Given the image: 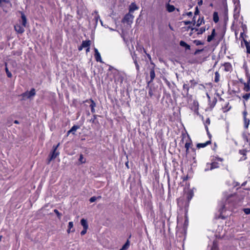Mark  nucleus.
<instances>
[{
    "mask_svg": "<svg viewBox=\"0 0 250 250\" xmlns=\"http://www.w3.org/2000/svg\"><path fill=\"white\" fill-rule=\"evenodd\" d=\"M220 74L218 71L215 72L214 82L218 83L219 81Z\"/></svg>",
    "mask_w": 250,
    "mask_h": 250,
    "instance_id": "28",
    "label": "nucleus"
},
{
    "mask_svg": "<svg viewBox=\"0 0 250 250\" xmlns=\"http://www.w3.org/2000/svg\"><path fill=\"white\" fill-rule=\"evenodd\" d=\"M81 224L83 229H88V225L86 219L83 218L81 220Z\"/></svg>",
    "mask_w": 250,
    "mask_h": 250,
    "instance_id": "17",
    "label": "nucleus"
},
{
    "mask_svg": "<svg viewBox=\"0 0 250 250\" xmlns=\"http://www.w3.org/2000/svg\"><path fill=\"white\" fill-rule=\"evenodd\" d=\"M94 56L96 61L98 62H103L100 53L98 51V50L97 48H94Z\"/></svg>",
    "mask_w": 250,
    "mask_h": 250,
    "instance_id": "6",
    "label": "nucleus"
},
{
    "mask_svg": "<svg viewBox=\"0 0 250 250\" xmlns=\"http://www.w3.org/2000/svg\"><path fill=\"white\" fill-rule=\"evenodd\" d=\"M244 36H246V35H245L243 32H241L240 33V37L243 39V40L244 41V40H245L244 39Z\"/></svg>",
    "mask_w": 250,
    "mask_h": 250,
    "instance_id": "46",
    "label": "nucleus"
},
{
    "mask_svg": "<svg viewBox=\"0 0 250 250\" xmlns=\"http://www.w3.org/2000/svg\"><path fill=\"white\" fill-rule=\"evenodd\" d=\"M211 143L210 141H207L205 143H199L197 145V147L198 148H203L206 147L207 145Z\"/></svg>",
    "mask_w": 250,
    "mask_h": 250,
    "instance_id": "14",
    "label": "nucleus"
},
{
    "mask_svg": "<svg viewBox=\"0 0 250 250\" xmlns=\"http://www.w3.org/2000/svg\"><path fill=\"white\" fill-rule=\"evenodd\" d=\"M73 227H74L73 222H69L68 223V229L67 230V232L68 233H70V232H73L75 231V229H73Z\"/></svg>",
    "mask_w": 250,
    "mask_h": 250,
    "instance_id": "10",
    "label": "nucleus"
},
{
    "mask_svg": "<svg viewBox=\"0 0 250 250\" xmlns=\"http://www.w3.org/2000/svg\"><path fill=\"white\" fill-rule=\"evenodd\" d=\"M22 25H21L20 24H16L14 26V29L15 31L19 34H22L24 32V29Z\"/></svg>",
    "mask_w": 250,
    "mask_h": 250,
    "instance_id": "5",
    "label": "nucleus"
},
{
    "mask_svg": "<svg viewBox=\"0 0 250 250\" xmlns=\"http://www.w3.org/2000/svg\"><path fill=\"white\" fill-rule=\"evenodd\" d=\"M189 83H191V87H194L196 84H197V83L195 82V81H194V80H191L189 81Z\"/></svg>",
    "mask_w": 250,
    "mask_h": 250,
    "instance_id": "37",
    "label": "nucleus"
},
{
    "mask_svg": "<svg viewBox=\"0 0 250 250\" xmlns=\"http://www.w3.org/2000/svg\"><path fill=\"white\" fill-rule=\"evenodd\" d=\"M87 229H83V230L81 232V234L82 235H84L86 233Z\"/></svg>",
    "mask_w": 250,
    "mask_h": 250,
    "instance_id": "43",
    "label": "nucleus"
},
{
    "mask_svg": "<svg viewBox=\"0 0 250 250\" xmlns=\"http://www.w3.org/2000/svg\"><path fill=\"white\" fill-rule=\"evenodd\" d=\"M183 90L184 91L185 94L186 95H188V91H189V84L187 83H184L183 84Z\"/></svg>",
    "mask_w": 250,
    "mask_h": 250,
    "instance_id": "21",
    "label": "nucleus"
},
{
    "mask_svg": "<svg viewBox=\"0 0 250 250\" xmlns=\"http://www.w3.org/2000/svg\"><path fill=\"white\" fill-rule=\"evenodd\" d=\"M54 212L57 214L59 219L61 218L62 214L59 212L57 209H54Z\"/></svg>",
    "mask_w": 250,
    "mask_h": 250,
    "instance_id": "39",
    "label": "nucleus"
},
{
    "mask_svg": "<svg viewBox=\"0 0 250 250\" xmlns=\"http://www.w3.org/2000/svg\"><path fill=\"white\" fill-rule=\"evenodd\" d=\"M134 16L130 13L126 14L123 19L122 20V22L124 23H126L128 24H131L133 21Z\"/></svg>",
    "mask_w": 250,
    "mask_h": 250,
    "instance_id": "2",
    "label": "nucleus"
},
{
    "mask_svg": "<svg viewBox=\"0 0 250 250\" xmlns=\"http://www.w3.org/2000/svg\"><path fill=\"white\" fill-rule=\"evenodd\" d=\"M207 97H208V99H210V97H209V95L208 94H207Z\"/></svg>",
    "mask_w": 250,
    "mask_h": 250,
    "instance_id": "60",
    "label": "nucleus"
},
{
    "mask_svg": "<svg viewBox=\"0 0 250 250\" xmlns=\"http://www.w3.org/2000/svg\"><path fill=\"white\" fill-rule=\"evenodd\" d=\"M36 94V91L34 88H32L30 91H26L21 94L23 98H30L31 97L35 96Z\"/></svg>",
    "mask_w": 250,
    "mask_h": 250,
    "instance_id": "3",
    "label": "nucleus"
},
{
    "mask_svg": "<svg viewBox=\"0 0 250 250\" xmlns=\"http://www.w3.org/2000/svg\"><path fill=\"white\" fill-rule=\"evenodd\" d=\"M133 56H134V58H136L137 59V57H136V55H135V54H134V55L132 56V57H133Z\"/></svg>",
    "mask_w": 250,
    "mask_h": 250,
    "instance_id": "61",
    "label": "nucleus"
},
{
    "mask_svg": "<svg viewBox=\"0 0 250 250\" xmlns=\"http://www.w3.org/2000/svg\"><path fill=\"white\" fill-rule=\"evenodd\" d=\"M83 45H82V44H81V46H80L78 47V50H79V51H81V50L83 49Z\"/></svg>",
    "mask_w": 250,
    "mask_h": 250,
    "instance_id": "55",
    "label": "nucleus"
},
{
    "mask_svg": "<svg viewBox=\"0 0 250 250\" xmlns=\"http://www.w3.org/2000/svg\"><path fill=\"white\" fill-rule=\"evenodd\" d=\"M244 126L247 128L250 124V120L246 117L244 118Z\"/></svg>",
    "mask_w": 250,
    "mask_h": 250,
    "instance_id": "29",
    "label": "nucleus"
},
{
    "mask_svg": "<svg viewBox=\"0 0 250 250\" xmlns=\"http://www.w3.org/2000/svg\"><path fill=\"white\" fill-rule=\"evenodd\" d=\"M96 117H97V115H94L93 119H91V121H92V122H94V120L96 119Z\"/></svg>",
    "mask_w": 250,
    "mask_h": 250,
    "instance_id": "51",
    "label": "nucleus"
},
{
    "mask_svg": "<svg viewBox=\"0 0 250 250\" xmlns=\"http://www.w3.org/2000/svg\"><path fill=\"white\" fill-rule=\"evenodd\" d=\"M96 197H95V196H93L92 197H91L89 199V201L91 202V203H93L94 202H95L96 200Z\"/></svg>",
    "mask_w": 250,
    "mask_h": 250,
    "instance_id": "41",
    "label": "nucleus"
},
{
    "mask_svg": "<svg viewBox=\"0 0 250 250\" xmlns=\"http://www.w3.org/2000/svg\"><path fill=\"white\" fill-rule=\"evenodd\" d=\"M119 79H120V84H121L122 83V82H123V77H120Z\"/></svg>",
    "mask_w": 250,
    "mask_h": 250,
    "instance_id": "56",
    "label": "nucleus"
},
{
    "mask_svg": "<svg viewBox=\"0 0 250 250\" xmlns=\"http://www.w3.org/2000/svg\"><path fill=\"white\" fill-rule=\"evenodd\" d=\"M223 197L224 199L225 200V203L220 209L221 213H222L224 210L227 209L232 210L233 207L237 203L238 198L236 194L229 193L227 192L223 193Z\"/></svg>",
    "mask_w": 250,
    "mask_h": 250,
    "instance_id": "1",
    "label": "nucleus"
},
{
    "mask_svg": "<svg viewBox=\"0 0 250 250\" xmlns=\"http://www.w3.org/2000/svg\"><path fill=\"white\" fill-rule=\"evenodd\" d=\"M210 119L208 118H207L206 121L204 122V125L205 126V128H206V130L208 134H209V132H208V125L210 124Z\"/></svg>",
    "mask_w": 250,
    "mask_h": 250,
    "instance_id": "23",
    "label": "nucleus"
},
{
    "mask_svg": "<svg viewBox=\"0 0 250 250\" xmlns=\"http://www.w3.org/2000/svg\"><path fill=\"white\" fill-rule=\"evenodd\" d=\"M202 4H203V0H200L198 2V4L199 5H201Z\"/></svg>",
    "mask_w": 250,
    "mask_h": 250,
    "instance_id": "53",
    "label": "nucleus"
},
{
    "mask_svg": "<svg viewBox=\"0 0 250 250\" xmlns=\"http://www.w3.org/2000/svg\"><path fill=\"white\" fill-rule=\"evenodd\" d=\"M190 23H191V22L190 21H184V23L186 25L190 24Z\"/></svg>",
    "mask_w": 250,
    "mask_h": 250,
    "instance_id": "50",
    "label": "nucleus"
},
{
    "mask_svg": "<svg viewBox=\"0 0 250 250\" xmlns=\"http://www.w3.org/2000/svg\"><path fill=\"white\" fill-rule=\"evenodd\" d=\"M180 45L181 46L185 47L186 49L189 50L190 49V46L188 44L184 41H181L180 42Z\"/></svg>",
    "mask_w": 250,
    "mask_h": 250,
    "instance_id": "22",
    "label": "nucleus"
},
{
    "mask_svg": "<svg viewBox=\"0 0 250 250\" xmlns=\"http://www.w3.org/2000/svg\"><path fill=\"white\" fill-rule=\"evenodd\" d=\"M187 16L190 17L192 15V13L191 12H189L187 13Z\"/></svg>",
    "mask_w": 250,
    "mask_h": 250,
    "instance_id": "54",
    "label": "nucleus"
},
{
    "mask_svg": "<svg viewBox=\"0 0 250 250\" xmlns=\"http://www.w3.org/2000/svg\"><path fill=\"white\" fill-rule=\"evenodd\" d=\"M243 118L246 117V116L247 115V112L246 110L244 111V112H243Z\"/></svg>",
    "mask_w": 250,
    "mask_h": 250,
    "instance_id": "48",
    "label": "nucleus"
},
{
    "mask_svg": "<svg viewBox=\"0 0 250 250\" xmlns=\"http://www.w3.org/2000/svg\"><path fill=\"white\" fill-rule=\"evenodd\" d=\"M21 18L22 20V25L25 27L26 25L27 20L26 17L24 14L21 13Z\"/></svg>",
    "mask_w": 250,
    "mask_h": 250,
    "instance_id": "18",
    "label": "nucleus"
},
{
    "mask_svg": "<svg viewBox=\"0 0 250 250\" xmlns=\"http://www.w3.org/2000/svg\"><path fill=\"white\" fill-rule=\"evenodd\" d=\"M213 20L215 23H217L219 21V17L218 15V13L217 12H214L213 14Z\"/></svg>",
    "mask_w": 250,
    "mask_h": 250,
    "instance_id": "24",
    "label": "nucleus"
},
{
    "mask_svg": "<svg viewBox=\"0 0 250 250\" xmlns=\"http://www.w3.org/2000/svg\"><path fill=\"white\" fill-rule=\"evenodd\" d=\"M216 248H217L216 245L214 242L213 244V246H212V247L211 248V250H216Z\"/></svg>",
    "mask_w": 250,
    "mask_h": 250,
    "instance_id": "45",
    "label": "nucleus"
},
{
    "mask_svg": "<svg viewBox=\"0 0 250 250\" xmlns=\"http://www.w3.org/2000/svg\"><path fill=\"white\" fill-rule=\"evenodd\" d=\"M14 123H15V124H19V121H17V120H15V121H14Z\"/></svg>",
    "mask_w": 250,
    "mask_h": 250,
    "instance_id": "59",
    "label": "nucleus"
},
{
    "mask_svg": "<svg viewBox=\"0 0 250 250\" xmlns=\"http://www.w3.org/2000/svg\"><path fill=\"white\" fill-rule=\"evenodd\" d=\"M248 153H250V152L245 149H241L239 151V154L241 156L240 158L239 161H244L246 159L247 155Z\"/></svg>",
    "mask_w": 250,
    "mask_h": 250,
    "instance_id": "4",
    "label": "nucleus"
},
{
    "mask_svg": "<svg viewBox=\"0 0 250 250\" xmlns=\"http://www.w3.org/2000/svg\"><path fill=\"white\" fill-rule=\"evenodd\" d=\"M129 242L128 240L126 241V242L123 245L122 248H121V250H125L129 248Z\"/></svg>",
    "mask_w": 250,
    "mask_h": 250,
    "instance_id": "30",
    "label": "nucleus"
},
{
    "mask_svg": "<svg viewBox=\"0 0 250 250\" xmlns=\"http://www.w3.org/2000/svg\"><path fill=\"white\" fill-rule=\"evenodd\" d=\"M244 42L247 49V52L250 54V43H249L246 40H244Z\"/></svg>",
    "mask_w": 250,
    "mask_h": 250,
    "instance_id": "27",
    "label": "nucleus"
},
{
    "mask_svg": "<svg viewBox=\"0 0 250 250\" xmlns=\"http://www.w3.org/2000/svg\"><path fill=\"white\" fill-rule=\"evenodd\" d=\"M139 9V7L134 3L132 2L130 4L129 6V13H132L134 11L137 10Z\"/></svg>",
    "mask_w": 250,
    "mask_h": 250,
    "instance_id": "7",
    "label": "nucleus"
},
{
    "mask_svg": "<svg viewBox=\"0 0 250 250\" xmlns=\"http://www.w3.org/2000/svg\"><path fill=\"white\" fill-rule=\"evenodd\" d=\"M79 161L81 164H83L86 161L85 159L83 158V156L82 154L80 155Z\"/></svg>",
    "mask_w": 250,
    "mask_h": 250,
    "instance_id": "34",
    "label": "nucleus"
},
{
    "mask_svg": "<svg viewBox=\"0 0 250 250\" xmlns=\"http://www.w3.org/2000/svg\"><path fill=\"white\" fill-rule=\"evenodd\" d=\"M235 36H237V32L236 31H235Z\"/></svg>",
    "mask_w": 250,
    "mask_h": 250,
    "instance_id": "63",
    "label": "nucleus"
},
{
    "mask_svg": "<svg viewBox=\"0 0 250 250\" xmlns=\"http://www.w3.org/2000/svg\"><path fill=\"white\" fill-rule=\"evenodd\" d=\"M199 10H198V7H196L195 11V12H194V14H195V15H198V14H199Z\"/></svg>",
    "mask_w": 250,
    "mask_h": 250,
    "instance_id": "47",
    "label": "nucleus"
},
{
    "mask_svg": "<svg viewBox=\"0 0 250 250\" xmlns=\"http://www.w3.org/2000/svg\"><path fill=\"white\" fill-rule=\"evenodd\" d=\"M59 152L57 151H53L50 154V158L48 160V164H49L50 161L54 159H55L58 155H59Z\"/></svg>",
    "mask_w": 250,
    "mask_h": 250,
    "instance_id": "9",
    "label": "nucleus"
},
{
    "mask_svg": "<svg viewBox=\"0 0 250 250\" xmlns=\"http://www.w3.org/2000/svg\"><path fill=\"white\" fill-rule=\"evenodd\" d=\"M215 35V30L214 29H213L212 31V32H211V35H209L208 37V38H207V41L208 42H211L214 38V36Z\"/></svg>",
    "mask_w": 250,
    "mask_h": 250,
    "instance_id": "15",
    "label": "nucleus"
},
{
    "mask_svg": "<svg viewBox=\"0 0 250 250\" xmlns=\"http://www.w3.org/2000/svg\"><path fill=\"white\" fill-rule=\"evenodd\" d=\"M2 2H4L5 3H9V1L8 0H0V3Z\"/></svg>",
    "mask_w": 250,
    "mask_h": 250,
    "instance_id": "49",
    "label": "nucleus"
},
{
    "mask_svg": "<svg viewBox=\"0 0 250 250\" xmlns=\"http://www.w3.org/2000/svg\"><path fill=\"white\" fill-rule=\"evenodd\" d=\"M212 170V169H211V167L210 163H207L206 166V167L205 168V171H208V170Z\"/></svg>",
    "mask_w": 250,
    "mask_h": 250,
    "instance_id": "33",
    "label": "nucleus"
},
{
    "mask_svg": "<svg viewBox=\"0 0 250 250\" xmlns=\"http://www.w3.org/2000/svg\"><path fill=\"white\" fill-rule=\"evenodd\" d=\"M203 21V19H202L201 20H200V19H199L197 21V24H196V26H200V25L202 24V22Z\"/></svg>",
    "mask_w": 250,
    "mask_h": 250,
    "instance_id": "42",
    "label": "nucleus"
},
{
    "mask_svg": "<svg viewBox=\"0 0 250 250\" xmlns=\"http://www.w3.org/2000/svg\"><path fill=\"white\" fill-rule=\"evenodd\" d=\"M193 42L196 45H202L203 44V42H202L201 41L199 40H194L193 41Z\"/></svg>",
    "mask_w": 250,
    "mask_h": 250,
    "instance_id": "35",
    "label": "nucleus"
},
{
    "mask_svg": "<svg viewBox=\"0 0 250 250\" xmlns=\"http://www.w3.org/2000/svg\"><path fill=\"white\" fill-rule=\"evenodd\" d=\"M60 144L59 143L57 146H53V151H57V148L59 146Z\"/></svg>",
    "mask_w": 250,
    "mask_h": 250,
    "instance_id": "44",
    "label": "nucleus"
},
{
    "mask_svg": "<svg viewBox=\"0 0 250 250\" xmlns=\"http://www.w3.org/2000/svg\"><path fill=\"white\" fill-rule=\"evenodd\" d=\"M250 78L249 79L247 83H244V90L248 92L250 90Z\"/></svg>",
    "mask_w": 250,
    "mask_h": 250,
    "instance_id": "13",
    "label": "nucleus"
},
{
    "mask_svg": "<svg viewBox=\"0 0 250 250\" xmlns=\"http://www.w3.org/2000/svg\"><path fill=\"white\" fill-rule=\"evenodd\" d=\"M150 80L148 82V83L152 82L155 77V73L154 67L151 68L150 70Z\"/></svg>",
    "mask_w": 250,
    "mask_h": 250,
    "instance_id": "11",
    "label": "nucleus"
},
{
    "mask_svg": "<svg viewBox=\"0 0 250 250\" xmlns=\"http://www.w3.org/2000/svg\"><path fill=\"white\" fill-rule=\"evenodd\" d=\"M167 10L168 12H172L174 11L175 9V7L172 5H170L169 4H167L166 5Z\"/></svg>",
    "mask_w": 250,
    "mask_h": 250,
    "instance_id": "19",
    "label": "nucleus"
},
{
    "mask_svg": "<svg viewBox=\"0 0 250 250\" xmlns=\"http://www.w3.org/2000/svg\"><path fill=\"white\" fill-rule=\"evenodd\" d=\"M79 128V126L78 125H73L72 128L67 132V135H68L70 133H72L73 134L75 133V132Z\"/></svg>",
    "mask_w": 250,
    "mask_h": 250,
    "instance_id": "20",
    "label": "nucleus"
},
{
    "mask_svg": "<svg viewBox=\"0 0 250 250\" xmlns=\"http://www.w3.org/2000/svg\"><path fill=\"white\" fill-rule=\"evenodd\" d=\"M250 97V93H247L243 95V98L246 100H248Z\"/></svg>",
    "mask_w": 250,
    "mask_h": 250,
    "instance_id": "38",
    "label": "nucleus"
},
{
    "mask_svg": "<svg viewBox=\"0 0 250 250\" xmlns=\"http://www.w3.org/2000/svg\"><path fill=\"white\" fill-rule=\"evenodd\" d=\"M88 101H89V100H86L85 101V102H88ZM89 101H90V102H91V104H90V108H91V112H92V113H95V107H96V103L94 102V101L92 99H90L89 100Z\"/></svg>",
    "mask_w": 250,
    "mask_h": 250,
    "instance_id": "8",
    "label": "nucleus"
},
{
    "mask_svg": "<svg viewBox=\"0 0 250 250\" xmlns=\"http://www.w3.org/2000/svg\"><path fill=\"white\" fill-rule=\"evenodd\" d=\"M148 94H149V95L150 96H152V91H151V89H150V90H149V91H148Z\"/></svg>",
    "mask_w": 250,
    "mask_h": 250,
    "instance_id": "57",
    "label": "nucleus"
},
{
    "mask_svg": "<svg viewBox=\"0 0 250 250\" xmlns=\"http://www.w3.org/2000/svg\"><path fill=\"white\" fill-rule=\"evenodd\" d=\"M216 101H216V99H214V101L213 102V103H212V107H213V106L215 105L216 103Z\"/></svg>",
    "mask_w": 250,
    "mask_h": 250,
    "instance_id": "52",
    "label": "nucleus"
},
{
    "mask_svg": "<svg viewBox=\"0 0 250 250\" xmlns=\"http://www.w3.org/2000/svg\"><path fill=\"white\" fill-rule=\"evenodd\" d=\"M90 51V47H87L86 49V53Z\"/></svg>",
    "mask_w": 250,
    "mask_h": 250,
    "instance_id": "58",
    "label": "nucleus"
},
{
    "mask_svg": "<svg viewBox=\"0 0 250 250\" xmlns=\"http://www.w3.org/2000/svg\"><path fill=\"white\" fill-rule=\"evenodd\" d=\"M147 57H148L149 58H150V55H149V54H147Z\"/></svg>",
    "mask_w": 250,
    "mask_h": 250,
    "instance_id": "62",
    "label": "nucleus"
},
{
    "mask_svg": "<svg viewBox=\"0 0 250 250\" xmlns=\"http://www.w3.org/2000/svg\"><path fill=\"white\" fill-rule=\"evenodd\" d=\"M205 30H206V29H205V27H201L199 29L197 30V31H198L197 34H202L204 32H205Z\"/></svg>",
    "mask_w": 250,
    "mask_h": 250,
    "instance_id": "32",
    "label": "nucleus"
},
{
    "mask_svg": "<svg viewBox=\"0 0 250 250\" xmlns=\"http://www.w3.org/2000/svg\"><path fill=\"white\" fill-rule=\"evenodd\" d=\"M191 142H186L185 144V148H186V154H188L189 153V148L191 146Z\"/></svg>",
    "mask_w": 250,
    "mask_h": 250,
    "instance_id": "26",
    "label": "nucleus"
},
{
    "mask_svg": "<svg viewBox=\"0 0 250 250\" xmlns=\"http://www.w3.org/2000/svg\"><path fill=\"white\" fill-rule=\"evenodd\" d=\"M82 44L83 45V48L90 47L91 44V41L90 40L83 41L82 42Z\"/></svg>",
    "mask_w": 250,
    "mask_h": 250,
    "instance_id": "16",
    "label": "nucleus"
},
{
    "mask_svg": "<svg viewBox=\"0 0 250 250\" xmlns=\"http://www.w3.org/2000/svg\"><path fill=\"white\" fill-rule=\"evenodd\" d=\"M211 164V169H213L214 168H218L219 167V164L217 163V162H212L211 163H210Z\"/></svg>",
    "mask_w": 250,
    "mask_h": 250,
    "instance_id": "31",
    "label": "nucleus"
},
{
    "mask_svg": "<svg viewBox=\"0 0 250 250\" xmlns=\"http://www.w3.org/2000/svg\"><path fill=\"white\" fill-rule=\"evenodd\" d=\"M132 59L133 60L134 63L135 65L137 71L139 72V70H140V67H139V65L137 62V60L136 58H134V56L132 57Z\"/></svg>",
    "mask_w": 250,
    "mask_h": 250,
    "instance_id": "25",
    "label": "nucleus"
},
{
    "mask_svg": "<svg viewBox=\"0 0 250 250\" xmlns=\"http://www.w3.org/2000/svg\"><path fill=\"white\" fill-rule=\"evenodd\" d=\"M242 27L243 28V29L244 28V27H245V25H242Z\"/></svg>",
    "mask_w": 250,
    "mask_h": 250,
    "instance_id": "64",
    "label": "nucleus"
},
{
    "mask_svg": "<svg viewBox=\"0 0 250 250\" xmlns=\"http://www.w3.org/2000/svg\"><path fill=\"white\" fill-rule=\"evenodd\" d=\"M5 71L7 74V76L8 78H11L12 77V75L11 73L8 70V68L6 67Z\"/></svg>",
    "mask_w": 250,
    "mask_h": 250,
    "instance_id": "36",
    "label": "nucleus"
},
{
    "mask_svg": "<svg viewBox=\"0 0 250 250\" xmlns=\"http://www.w3.org/2000/svg\"><path fill=\"white\" fill-rule=\"evenodd\" d=\"M224 70L226 72L230 71L232 69L231 64L229 62H226L224 64Z\"/></svg>",
    "mask_w": 250,
    "mask_h": 250,
    "instance_id": "12",
    "label": "nucleus"
},
{
    "mask_svg": "<svg viewBox=\"0 0 250 250\" xmlns=\"http://www.w3.org/2000/svg\"><path fill=\"white\" fill-rule=\"evenodd\" d=\"M243 210H244V212L246 214H250V208H244Z\"/></svg>",
    "mask_w": 250,
    "mask_h": 250,
    "instance_id": "40",
    "label": "nucleus"
}]
</instances>
